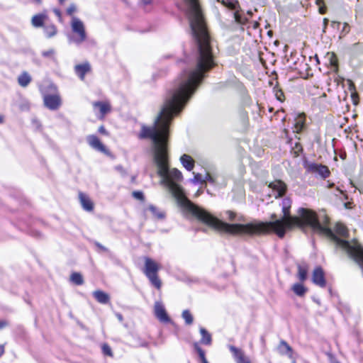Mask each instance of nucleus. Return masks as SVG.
<instances>
[{"instance_id": "obj_4", "label": "nucleus", "mask_w": 363, "mask_h": 363, "mask_svg": "<svg viewBox=\"0 0 363 363\" xmlns=\"http://www.w3.org/2000/svg\"><path fill=\"white\" fill-rule=\"evenodd\" d=\"M144 261V274L152 285H153L156 289H160L162 286V281L158 277V271L160 269L158 264L149 257H145Z\"/></svg>"}, {"instance_id": "obj_45", "label": "nucleus", "mask_w": 363, "mask_h": 363, "mask_svg": "<svg viewBox=\"0 0 363 363\" xmlns=\"http://www.w3.org/2000/svg\"><path fill=\"white\" fill-rule=\"evenodd\" d=\"M53 12L55 13V14L59 18H61V12L60 11V9H53Z\"/></svg>"}, {"instance_id": "obj_52", "label": "nucleus", "mask_w": 363, "mask_h": 363, "mask_svg": "<svg viewBox=\"0 0 363 363\" xmlns=\"http://www.w3.org/2000/svg\"><path fill=\"white\" fill-rule=\"evenodd\" d=\"M33 1L37 5H40L42 4V0H33Z\"/></svg>"}, {"instance_id": "obj_2", "label": "nucleus", "mask_w": 363, "mask_h": 363, "mask_svg": "<svg viewBox=\"0 0 363 363\" xmlns=\"http://www.w3.org/2000/svg\"><path fill=\"white\" fill-rule=\"evenodd\" d=\"M283 216L279 220L267 222L250 223L247 224H229L220 223V231L231 235L237 234H262L269 232L275 233L278 237L283 238L286 230L298 227L303 229L310 226L313 231L327 235L336 247L345 251L348 256L363 269V250L357 245H351L348 241L338 238L332 230L320 224L315 211L305 208H299L297 216L291 215V201L284 198L281 201Z\"/></svg>"}, {"instance_id": "obj_59", "label": "nucleus", "mask_w": 363, "mask_h": 363, "mask_svg": "<svg viewBox=\"0 0 363 363\" xmlns=\"http://www.w3.org/2000/svg\"><path fill=\"white\" fill-rule=\"evenodd\" d=\"M292 363H296V360H294H294L292 361Z\"/></svg>"}, {"instance_id": "obj_18", "label": "nucleus", "mask_w": 363, "mask_h": 363, "mask_svg": "<svg viewBox=\"0 0 363 363\" xmlns=\"http://www.w3.org/2000/svg\"><path fill=\"white\" fill-rule=\"evenodd\" d=\"M47 18L45 13H38L34 15L31 20V23L35 28L42 27L44 24L45 20Z\"/></svg>"}, {"instance_id": "obj_42", "label": "nucleus", "mask_w": 363, "mask_h": 363, "mask_svg": "<svg viewBox=\"0 0 363 363\" xmlns=\"http://www.w3.org/2000/svg\"><path fill=\"white\" fill-rule=\"evenodd\" d=\"M95 245L97 247H99L100 250H101L104 252H108V250L107 247H106L105 246H104L99 242H95Z\"/></svg>"}, {"instance_id": "obj_39", "label": "nucleus", "mask_w": 363, "mask_h": 363, "mask_svg": "<svg viewBox=\"0 0 363 363\" xmlns=\"http://www.w3.org/2000/svg\"><path fill=\"white\" fill-rule=\"evenodd\" d=\"M116 169L121 173V174L124 177L127 174L126 171L123 169V167L121 165H118L116 167Z\"/></svg>"}, {"instance_id": "obj_44", "label": "nucleus", "mask_w": 363, "mask_h": 363, "mask_svg": "<svg viewBox=\"0 0 363 363\" xmlns=\"http://www.w3.org/2000/svg\"><path fill=\"white\" fill-rule=\"evenodd\" d=\"M303 127V122H298L296 123V128L297 132L301 131V129Z\"/></svg>"}, {"instance_id": "obj_34", "label": "nucleus", "mask_w": 363, "mask_h": 363, "mask_svg": "<svg viewBox=\"0 0 363 363\" xmlns=\"http://www.w3.org/2000/svg\"><path fill=\"white\" fill-rule=\"evenodd\" d=\"M194 178L191 180L194 183H196V182L205 183V179H204V178H202V176L201 174L194 173Z\"/></svg>"}, {"instance_id": "obj_9", "label": "nucleus", "mask_w": 363, "mask_h": 363, "mask_svg": "<svg viewBox=\"0 0 363 363\" xmlns=\"http://www.w3.org/2000/svg\"><path fill=\"white\" fill-rule=\"evenodd\" d=\"M155 315L162 323H169L171 319L169 317L163 304L160 302H156L154 307Z\"/></svg>"}, {"instance_id": "obj_13", "label": "nucleus", "mask_w": 363, "mask_h": 363, "mask_svg": "<svg viewBox=\"0 0 363 363\" xmlns=\"http://www.w3.org/2000/svg\"><path fill=\"white\" fill-rule=\"evenodd\" d=\"M91 69V66L89 62H84L83 64L77 65L74 67V71L76 74L80 78L81 80H84L85 75Z\"/></svg>"}, {"instance_id": "obj_55", "label": "nucleus", "mask_w": 363, "mask_h": 363, "mask_svg": "<svg viewBox=\"0 0 363 363\" xmlns=\"http://www.w3.org/2000/svg\"><path fill=\"white\" fill-rule=\"evenodd\" d=\"M4 122V116L2 115H0V123H2Z\"/></svg>"}, {"instance_id": "obj_57", "label": "nucleus", "mask_w": 363, "mask_h": 363, "mask_svg": "<svg viewBox=\"0 0 363 363\" xmlns=\"http://www.w3.org/2000/svg\"><path fill=\"white\" fill-rule=\"evenodd\" d=\"M337 191H339L340 194H342V191L340 190L338 188L337 189Z\"/></svg>"}, {"instance_id": "obj_41", "label": "nucleus", "mask_w": 363, "mask_h": 363, "mask_svg": "<svg viewBox=\"0 0 363 363\" xmlns=\"http://www.w3.org/2000/svg\"><path fill=\"white\" fill-rule=\"evenodd\" d=\"M276 97L279 101H281L283 100L282 97H284V93L282 92V91H277L276 92Z\"/></svg>"}, {"instance_id": "obj_43", "label": "nucleus", "mask_w": 363, "mask_h": 363, "mask_svg": "<svg viewBox=\"0 0 363 363\" xmlns=\"http://www.w3.org/2000/svg\"><path fill=\"white\" fill-rule=\"evenodd\" d=\"M226 213L228 215V218L230 220H234L235 218V213L231 211H228Z\"/></svg>"}, {"instance_id": "obj_26", "label": "nucleus", "mask_w": 363, "mask_h": 363, "mask_svg": "<svg viewBox=\"0 0 363 363\" xmlns=\"http://www.w3.org/2000/svg\"><path fill=\"white\" fill-rule=\"evenodd\" d=\"M194 347L196 350V352H198L199 356L202 363H208V362L207 361V359L206 358L204 351L199 346L198 342H194Z\"/></svg>"}, {"instance_id": "obj_1", "label": "nucleus", "mask_w": 363, "mask_h": 363, "mask_svg": "<svg viewBox=\"0 0 363 363\" xmlns=\"http://www.w3.org/2000/svg\"><path fill=\"white\" fill-rule=\"evenodd\" d=\"M198 47V57L195 69L184 72L177 86L168 97L154 121L152 127L143 125L138 135L140 139L150 138L154 145V161L157 167V174L161 177L160 184L164 186L177 200V203L190 212L199 221L219 230L222 220L211 215L204 208L189 200L177 184L182 179V172L176 168L169 169L167 143L169 125L174 116L178 115L194 94L205 77V73L214 65L208 33H192Z\"/></svg>"}, {"instance_id": "obj_33", "label": "nucleus", "mask_w": 363, "mask_h": 363, "mask_svg": "<svg viewBox=\"0 0 363 363\" xmlns=\"http://www.w3.org/2000/svg\"><path fill=\"white\" fill-rule=\"evenodd\" d=\"M329 63L330 65L337 69V57L334 55V54H332L330 56H329Z\"/></svg>"}, {"instance_id": "obj_53", "label": "nucleus", "mask_w": 363, "mask_h": 363, "mask_svg": "<svg viewBox=\"0 0 363 363\" xmlns=\"http://www.w3.org/2000/svg\"><path fill=\"white\" fill-rule=\"evenodd\" d=\"M328 21V20L327 18L323 19L324 28L326 27Z\"/></svg>"}, {"instance_id": "obj_47", "label": "nucleus", "mask_w": 363, "mask_h": 363, "mask_svg": "<svg viewBox=\"0 0 363 363\" xmlns=\"http://www.w3.org/2000/svg\"><path fill=\"white\" fill-rule=\"evenodd\" d=\"M349 28V25L347 23H345L342 31H345L346 33H348L349 32V28Z\"/></svg>"}, {"instance_id": "obj_38", "label": "nucleus", "mask_w": 363, "mask_h": 363, "mask_svg": "<svg viewBox=\"0 0 363 363\" xmlns=\"http://www.w3.org/2000/svg\"><path fill=\"white\" fill-rule=\"evenodd\" d=\"M234 18L237 23H242V18L238 11H235L234 13Z\"/></svg>"}, {"instance_id": "obj_7", "label": "nucleus", "mask_w": 363, "mask_h": 363, "mask_svg": "<svg viewBox=\"0 0 363 363\" xmlns=\"http://www.w3.org/2000/svg\"><path fill=\"white\" fill-rule=\"evenodd\" d=\"M44 105L51 111H55L61 106L62 101L59 94H45L43 96Z\"/></svg>"}, {"instance_id": "obj_17", "label": "nucleus", "mask_w": 363, "mask_h": 363, "mask_svg": "<svg viewBox=\"0 0 363 363\" xmlns=\"http://www.w3.org/2000/svg\"><path fill=\"white\" fill-rule=\"evenodd\" d=\"M93 106L99 108L101 117H104L107 113L110 112L111 109V105L108 102L96 101L93 103Z\"/></svg>"}, {"instance_id": "obj_36", "label": "nucleus", "mask_w": 363, "mask_h": 363, "mask_svg": "<svg viewBox=\"0 0 363 363\" xmlns=\"http://www.w3.org/2000/svg\"><path fill=\"white\" fill-rule=\"evenodd\" d=\"M133 196L140 201L144 200V194L140 191H135L133 192Z\"/></svg>"}, {"instance_id": "obj_46", "label": "nucleus", "mask_w": 363, "mask_h": 363, "mask_svg": "<svg viewBox=\"0 0 363 363\" xmlns=\"http://www.w3.org/2000/svg\"><path fill=\"white\" fill-rule=\"evenodd\" d=\"M7 325V323L5 320H0V330Z\"/></svg>"}, {"instance_id": "obj_22", "label": "nucleus", "mask_w": 363, "mask_h": 363, "mask_svg": "<svg viewBox=\"0 0 363 363\" xmlns=\"http://www.w3.org/2000/svg\"><path fill=\"white\" fill-rule=\"evenodd\" d=\"M294 294L298 296H303L307 291V288L303 284L300 283L294 284L291 287Z\"/></svg>"}, {"instance_id": "obj_49", "label": "nucleus", "mask_w": 363, "mask_h": 363, "mask_svg": "<svg viewBox=\"0 0 363 363\" xmlns=\"http://www.w3.org/2000/svg\"><path fill=\"white\" fill-rule=\"evenodd\" d=\"M271 220L270 221H273V220H279V218H277V215L275 213H272L271 215Z\"/></svg>"}, {"instance_id": "obj_40", "label": "nucleus", "mask_w": 363, "mask_h": 363, "mask_svg": "<svg viewBox=\"0 0 363 363\" xmlns=\"http://www.w3.org/2000/svg\"><path fill=\"white\" fill-rule=\"evenodd\" d=\"M99 133L104 135H108V131L106 130L105 127L104 125H101L98 129Z\"/></svg>"}, {"instance_id": "obj_5", "label": "nucleus", "mask_w": 363, "mask_h": 363, "mask_svg": "<svg viewBox=\"0 0 363 363\" xmlns=\"http://www.w3.org/2000/svg\"><path fill=\"white\" fill-rule=\"evenodd\" d=\"M71 27L72 31L79 35V38L74 40V43L80 44L84 42L86 38V34L83 22L79 18L74 16L72 17Z\"/></svg>"}, {"instance_id": "obj_51", "label": "nucleus", "mask_w": 363, "mask_h": 363, "mask_svg": "<svg viewBox=\"0 0 363 363\" xmlns=\"http://www.w3.org/2000/svg\"><path fill=\"white\" fill-rule=\"evenodd\" d=\"M319 11H320V13H322V14H323V13H325V8H324V7H320V8H319Z\"/></svg>"}, {"instance_id": "obj_11", "label": "nucleus", "mask_w": 363, "mask_h": 363, "mask_svg": "<svg viewBox=\"0 0 363 363\" xmlns=\"http://www.w3.org/2000/svg\"><path fill=\"white\" fill-rule=\"evenodd\" d=\"M269 187L274 191L275 198L281 197L286 191V185L281 180H275L269 184Z\"/></svg>"}, {"instance_id": "obj_8", "label": "nucleus", "mask_w": 363, "mask_h": 363, "mask_svg": "<svg viewBox=\"0 0 363 363\" xmlns=\"http://www.w3.org/2000/svg\"><path fill=\"white\" fill-rule=\"evenodd\" d=\"M86 141L89 145L94 150L104 153L108 154V151L106 148L105 145L101 142L99 138L95 135H89L86 137Z\"/></svg>"}, {"instance_id": "obj_3", "label": "nucleus", "mask_w": 363, "mask_h": 363, "mask_svg": "<svg viewBox=\"0 0 363 363\" xmlns=\"http://www.w3.org/2000/svg\"><path fill=\"white\" fill-rule=\"evenodd\" d=\"M189 7V19L191 32L206 26L198 0H185Z\"/></svg>"}, {"instance_id": "obj_21", "label": "nucleus", "mask_w": 363, "mask_h": 363, "mask_svg": "<svg viewBox=\"0 0 363 363\" xmlns=\"http://www.w3.org/2000/svg\"><path fill=\"white\" fill-rule=\"evenodd\" d=\"M199 332L201 335V343L207 345H211L212 341L211 334L203 328H200Z\"/></svg>"}, {"instance_id": "obj_35", "label": "nucleus", "mask_w": 363, "mask_h": 363, "mask_svg": "<svg viewBox=\"0 0 363 363\" xmlns=\"http://www.w3.org/2000/svg\"><path fill=\"white\" fill-rule=\"evenodd\" d=\"M204 179H205V182H208L213 185H215L216 184V178L213 176L211 175L209 173L206 174Z\"/></svg>"}, {"instance_id": "obj_24", "label": "nucleus", "mask_w": 363, "mask_h": 363, "mask_svg": "<svg viewBox=\"0 0 363 363\" xmlns=\"http://www.w3.org/2000/svg\"><path fill=\"white\" fill-rule=\"evenodd\" d=\"M44 33L47 38H50L56 35L57 28L52 24L46 26L44 27Z\"/></svg>"}, {"instance_id": "obj_6", "label": "nucleus", "mask_w": 363, "mask_h": 363, "mask_svg": "<svg viewBox=\"0 0 363 363\" xmlns=\"http://www.w3.org/2000/svg\"><path fill=\"white\" fill-rule=\"evenodd\" d=\"M305 168L308 172L313 174L316 177H320L322 179H325L330 174L328 167L320 164L311 162L305 165Z\"/></svg>"}, {"instance_id": "obj_29", "label": "nucleus", "mask_w": 363, "mask_h": 363, "mask_svg": "<svg viewBox=\"0 0 363 363\" xmlns=\"http://www.w3.org/2000/svg\"><path fill=\"white\" fill-rule=\"evenodd\" d=\"M182 315L187 325H191L193 323L194 318L189 310L183 311Z\"/></svg>"}, {"instance_id": "obj_10", "label": "nucleus", "mask_w": 363, "mask_h": 363, "mask_svg": "<svg viewBox=\"0 0 363 363\" xmlns=\"http://www.w3.org/2000/svg\"><path fill=\"white\" fill-rule=\"evenodd\" d=\"M312 281L314 284L320 286L325 287L326 285V281L325 278V274L321 267H316L312 274Z\"/></svg>"}, {"instance_id": "obj_20", "label": "nucleus", "mask_w": 363, "mask_h": 363, "mask_svg": "<svg viewBox=\"0 0 363 363\" xmlns=\"http://www.w3.org/2000/svg\"><path fill=\"white\" fill-rule=\"evenodd\" d=\"M31 82V77L27 72H23L18 77V83L22 87H26Z\"/></svg>"}, {"instance_id": "obj_58", "label": "nucleus", "mask_w": 363, "mask_h": 363, "mask_svg": "<svg viewBox=\"0 0 363 363\" xmlns=\"http://www.w3.org/2000/svg\"><path fill=\"white\" fill-rule=\"evenodd\" d=\"M333 363H340V362H338V361H335V362H333Z\"/></svg>"}, {"instance_id": "obj_12", "label": "nucleus", "mask_w": 363, "mask_h": 363, "mask_svg": "<svg viewBox=\"0 0 363 363\" xmlns=\"http://www.w3.org/2000/svg\"><path fill=\"white\" fill-rule=\"evenodd\" d=\"M229 350L232 352L236 363H250V359L245 356L244 352L240 349L230 345Z\"/></svg>"}, {"instance_id": "obj_56", "label": "nucleus", "mask_w": 363, "mask_h": 363, "mask_svg": "<svg viewBox=\"0 0 363 363\" xmlns=\"http://www.w3.org/2000/svg\"><path fill=\"white\" fill-rule=\"evenodd\" d=\"M66 0H58L60 4H63Z\"/></svg>"}, {"instance_id": "obj_16", "label": "nucleus", "mask_w": 363, "mask_h": 363, "mask_svg": "<svg viewBox=\"0 0 363 363\" xmlns=\"http://www.w3.org/2000/svg\"><path fill=\"white\" fill-rule=\"evenodd\" d=\"M93 296L99 303L102 304L108 303L110 300L109 295L101 290H96L94 291Z\"/></svg>"}, {"instance_id": "obj_37", "label": "nucleus", "mask_w": 363, "mask_h": 363, "mask_svg": "<svg viewBox=\"0 0 363 363\" xmlns=\"http://www.w3.org/2000/svg\"><path fill=\"white\" fill-rule=\"evenodd\" d=\"M77 11V6L74 4L72 3L69 4V7L67 9V13L69 16H72L74 12Z\"/></svg>"}, {"instance_id": "obj_30", "label": "nucleus", "mask_w": 363, "mask_h": 363, "mask_svg": "<svg viewBox=\"0 0 363 363\" xmlns=\"http://www.w3.org/2000/svg\"><path fill=\"white\" fill-rule=\"evenodd\" d=\"M335 231L342 236H346L347 235V228L341 224V223H337L335 225Z\"/></svg>"}, {"instance_id": "obj_32", "label": "nucleus", "mask_w": 363, "mask_h": 363, "mask_svg": "<svg viewBox=\"0 0 363 363\" xmlns=\"http://www.w3.org/2000/svg\"><path fill=\"white\" fill-rule=\"evenodd\" d=\"M101 348H102V352H103L104 354L109 356V357L113 356V352H112L111 348L110 347V346L108 344H106V343L103 344Z\"/></svg>"}, {"instance_id": "obj_54", "label": "nucleus", "mask_w": 363, "mask_h": 363, "mask_svg": "<svg viewBox=\"0 0 363 363\" xmlns=\"http://www.w3.org/2000/svg\"><path fill=\"white\" fill-rule=\"evenodd\" d=\"M339 24H340V23H339V22H337V21H332V26H335V25H337V26H338Z\"/></svg>"}, {"instance_id": "obj_14", "label": "nucleus", "mask_w": 363, "mask_h": 363, "mask_svg": "<svg viewBox=\"0 0 363 363\" xmlns=\"http://www.w3.org/2000/svg\"><path fill=\"white\" fill-rule=\"evenodd\" d=\"M79 199L84 210L89 212L93 211L94 204L88 196L80 192L79 194Z\"/></svg>"}, {"instance_id": "obj_27", "label": "nucleus", "mask_w": 363, "mask_h": 363, "mask_svg": "<svg viewBox=\"0 0 363 363\" xmlns=\"http://www.w3.org/2000/svg\"><path fill=\"white\" fill-rule=\"evenodd\" d=\"M218 1L232 10L235 9L238 5V0H218Z\"/></svg>"}, {"instance_id": "obj_48", "label": "nucleus", "mask_w": 363, "mask_h": 363, "mask_svg": "<svg viewBox=\"0 0 363 363\" xmlns=\"http://www.w3.org/2000/svg\"><path fill=\"white\" fill-rule=\"evenodd\" d=\"M4 353V345H0V357Z\"/></svg>"}, {"instance_id": "obj_25", "label": "nucleus", "mask_w": 363, "mask_h": 363, "mask_svg": "<svg viewBox=\"0 0 363 363\" xmlns=\"http://www.w3.org/2000/svg\"><path fill=\"white\" fill-rule=\"evenodd\" d=\"M70 280L78 286L84 284L83 277L79 272H73L70 276Z\"/></svg>"}, {"instance_id": "obj_28", "label": "nucleus", "mask_w": 363, "mask_h": 363, "mask_svg": "<svg viewBox=\"0 0 363 363\" xmlns=\"http://www.w3.org/2000/svg\"><path fill=\"white\" fill-rule=\"evenodd\" d=\"M149 210L152 212L153 216L157 218L158 219H162L165 216L163 212L158 211L157 208L153 205L149 206Z\"/></svg>"}, {"instance_id": "obj_15", "label": "nucleus", "mask_w": 363, "mask_h": 363, "mask_svg": "<svg viewBox=\"0 0 363 363\" xmlns=\"http://www.w3.org/2000/svg\"><path fill=\"white\" fill-rule=\"evenodd\" d=\"M180 162L182 166L188 171H191L194 167L195 162L189 155H182L180 157Z\"/></svg>"}, {"instance_id": "obj_50", "label": "nucleus", "mask_w": 363, "mask_h": 363, "mask_svg": "<svg viewBox=\"0 0 363 363\" xmlns=\"http://www.w3.org/2000/svg\"><path fill=\"white\" fill-rule=\"evenodd\" d=\"M116 317L118 319L119 321H123V315L121 313H117Z\"/></svg>"}, {"instance_id": "obj_19", "label": "nucleus", "mask_w": 363, "mask_h": 363, "mask_svg": "<svg viewBox=\"0 0 363 363\" xmlns=\"http://www.w3.org/2000/svg\"><path fill=\"white\" fill-rule=\"evenodd\" d=\"M279 349L281 354H286L289 358H292V348L286 341L280 342Z\"/></svg>"}, {"instance_id": "obj_31", "label": "nucleus", "mask_w": 363, "mask_h": 363, "mask_svg": "<svg viewBox=\"0 0 363 363\" xmlns=\"http://www.w3.org/2000/svg\"><path fill=\"white\" fill-rule=\"evenodd\" d=\"M55 51L52 48H50L48 50H45V51H43L42 52V55L44 57H49L51 60H52L53 61H56V58L55 57Z\"/></svg>"}, {"instance_id": "obj_60", "label": "nucleus", "mask_w": 363, "mask_h": 363, "mask_svg": "<svg viewBox=\"0 0 363 363\" xmlns=\"http://www.w3.org/2000/svg\"><path fill=\"white\" fill-rule=\"evenodd\" d=\"M319 0H317V3H318Z\"/></svg>"}, {"instance_id": "obj_23", "label": "nucleus", "mask_w": 363, "mask_h": 363, "mask_svg": "<svg viewBox=\"0 0 363 363\" xmlns=\"http://www.w3.org/2000/svg\"><path fill=\"white\" fill-rule=\"evenodd\" d=\"M297 268H298V279L301 281H305L307 278L308 265L306 264L303 265L298 264Z\"/></svg>"}]
</instances>
